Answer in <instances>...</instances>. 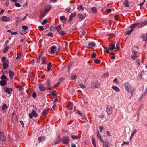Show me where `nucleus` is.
Instances as JSON below:
<instances>
[{"label":"nucleus","instance_id":"56","mask_svg":"<svg viewBox=\"0 0 147 147\" xmlns=\"http://www.w3.org/2000/svg\"><path fill=\"white\" fill-rule=\"evenodd\" d=\"M32 97L34 98H36V93L35 92H33L32 94Z\"/></svg>","mask_w":147,"mask_h":147},{"label":"nucleus","instance_id":"15","mask_svg":"<svg viewBox=\"0 0 147 147\" xmlns=\"http://www.w3.org/2000/svg\"><path fill=\"white\" fill-rule=\"evenodd\" d=\"M8 80H2L0 81V84L2 86H5L7 84V81Z\"/></svg>","mask_w":147,"mask_h":147},{"label":"nucleus","instance_id":"20","mask_svg":"<svg viewBox=\"0 0 147 147\" xmlns=\"http://www.w3.org/2000/svg\"><path fill=\"white\" fill-rule=\"evenodd\" d=\"M112 88L116 92H119L120 91L119 89L116 86H112Z\"/></svg>","mask_w":147,"mask_h":147},{"label":"nucleus","instance_id":"37","mask_svg":"<svg viewBox=\"0 0 147 147\" xmlns=\"http://www.w3.org/2000/svg\"><path fill=\"white\" fill-rule=\"evenodd\" d=\"M78 17L82 20L84 18V16L83 15L79 14H78Z\"/></svg>","mask_w":147,"mask_h":147},{"label":"nucleus","instance_id":"17","mask_svg":"<svg viewBox=\"0 0 147 147\" xmlns=\"http://www.w3.org/2000/svg\"><path fill=\"white\" fill-rule=\"evenodd\" d=\"M109 49L111 51H113L115 49V45L114 44L111 43L109 45Z\"/></svg>","mask_w":147,"mask_h":147},{"label":"nucleus","instance_id":"36","mask_svg":"<svg viewBox=\"0 0 147 147\" xmlns=\"http://www.w3.org/2000/svg\"><path fill=\"white\" fill-rule=\"evenodd\" d=\"M8 107V106L6 104H4L2 106V109L4 110L6 109Z\"/></svg>","mask_w":147,"mask_h":147},{"label":"nucleus","instance_id":"41","mask_svg":"<svg viewBox=\"0 0 147 147\" xmlns=\"http://www.w3.org/2000/svg\"><path fill=\"white\" fill-rule=\"evenodd\" d=\"M18 88L19 91L20 92H22L24 90L23 88L20 86H18Z\"/></svg>","mask_w":147,"mask_h":147},{"label":"nucleus","instance_id":"33","mask_svg":"<svg viewBox=\"0 0 147 147\" xmlns=\"http://www.w3.org/2000/svg\"><path fill=\"white\" fill-rule=\"evenodd\" d=\"M133 30L134 29H132L128 31L125 33V35L126 34L129 35L132 32Z\"/></svg>","mask_w":147,"mask_h":147},{"label":"nucleus","instance_id":"40","mask_svg":"<svg viewBox=\"0 0 147 147\" xmlns=\"http://www.w3.org/2000/svg\"><path fill=\"white\" fill-rule=\"evenodd\" d=\"M9 47L8 46H6L5 48L3 51V53H5L7 52L8 51V50L9 49Z\"/></svg>","mask_w":147,"mask_h":147},{"label":"nucleus","instance_id":"45","mask_svg":"<svg viewBox=\"0 0 147 147\" xmlns=\"http://www.w3.org/2000/svg\"><path fill=\"white\" fill-rule=\"evenodd\" d=\"M71 137L72 139L73 140H75L76 139H77L78 138V137L76 136L75 135H71Z\"/></svg>","mask_w":147,"mask_h":147},{"label":"nucleus","instance_id":"47","mask_svg":"<svg viewBox=\"0 0 147 147\" xmlns=\"http://www.w3.org/2000/svg\"><path fill=\"white\" fill-rule=\"evenodd\" d=\"M137 57V54H135V55L133 54L131 56V57L134 60L136 58V57Z\"/></svg>","mask_w":147,"mask_h":147},{"label":"nucleus","instance_id":"29","mask_svg":"<svg viewBox=\"0 0 147 147\" xmlns=\"http://www.w3.org/2000/svg\"><path fill=\"white\" fill-rule=\"evenodd\" d=\"M61 25H58L55 27V30H56L58 32H59L61 30Z\"/></svg>","mask_w":147,"mask_h":147},{"label":"nucleus","instance_id":"54","mask_svg":"<svg viewBox=\"0 0 147 147\" xmlns=\"http://www.w3.org/2000/svg\"><path fill=\"white\" fill-rule=\"evenodd\" d=\"M55 30V27H54L53 26H51L50 27V30L51 31H53Z\"/></svg>","mask_w":147,"mask_h":147},{"label":"nucleus","instance_id":"24","mask_svg":"<svg viewBox=\"0 0 147 147\" xmlns=\"http://www.w3.org/2000/svg\"><path fill=\"white\" fill-rule=\"evenodd\" d=\"M38 140L41 142H42L45 140V138L44 137H39L38 138Z\"/></svg>","mask_w":147,"mask_h":147},{"label":"nucleus","instance_id":"5","mask_svg":"<svg viewBox=\"0 0 147 147\" xmlns=\"http://www.w3.org/2000/svg\"><path fill=\"white\" fill-rule=\"evenodd\" d=\"M8 60H7L3 62V67L4 69H7L8 67Z\"/></svg>","mask_w":147,"mask_h":147},{"label":"nucleus","instance_id":"53","mask_svg":"<svg viewBox=\"0 0 147 147\" xmlns=\"http://www.w3.org/2000/svg\"><path fill=\"white\" fill-rule=\"evenodd\" d=\"M109 76V74L108 72L105 73L103 75V76L104 77H107Z\"/></svg>","mask_w":147,"mask_h":147},{"label":"nucleus","instance_id":"60","mask_svg":"<svg viewBox=\"0 0 147 147\" xmlns=\"http://www.w3.org/2000/svg\"><path fill=\"white\" fill-rule=\"evenodd\" d=\"M15 6L16 7H20L21 6L20 4L19 3H16L15 4Z\"/></svg>","mask_w":147,"mask_h":147},{"label":"nucleus","instance_id":"10","mask_svg":"<svg viewBox=\"0 0 147 147\" xmlns=\"http://www.w3.org/2000/svg\"><path fill=\"white\" fill-rule=\"evenodd\" d=\"M2 140L4 142H6V139L4 138L1 132H0V141Z\"/></svg>","mask_w":147,"mask_h":147},{"label":"nucleus","instance_id":"12","mask_svg":"<svg viewBox=\"0 0 147 147\" xmlns=\"http://www.w3.org/2000/svg\"><path fill=\"white\" fill-rule=\"evenodd\" d=\"M50 80L48 79L46 82V86L49 90H51V85L50 84Z\"/></svg>","mask_w":147,"mask_h":147},{"label":"nucleus","instance_id":"1","mask_svg":"<svg viewBox=\"0 0 147 147\" xmlns=\"http://www.w3.org/2000/svg\"><path fill=\"white\" fill-rule=\"evenodd\" d=\"M123 85L125 88V90L131 94V96H132L133 93L135 91V89L128 82H126L124 83Z\"/></svg>","mask_w":147,"mask_h":147},{"label":"nucleus","instance_id":"44","mask_svg":"<svg viewBox=\"0 0 147 147\" xmlns=\"http://www.w3.org/2000/svg\"><path fill=\"white\" fill-rule=\"evenodd\" d=\"M51 93L52 96H56V92L55 90H53L51 92Z\"/></svg>","mask_w":147,"mask_h":147},{"label":"nucleus","instance_id":"9","mask_svg":"<svg viewBox=\"0 0 147 147\" xmlns=\"http://www.w3.org/2000/svg\"><path fill=\"white\" fill-rule=\"evenodd\" d=\"M1 20L3 21L7 22L10 20V19L9 17L6 16H3L1 18Z\"/></svg>","mask_w":147,"mask_h":147},{"label":"nucleus","instance_id":"30","mask_svg":"<svg viewBox=\"0 0 147 147\" xmlns=\"http://www.w3.org/2000/svg\"><path fill=\"white\" fill-rule=\"evenodd\" d=\"M42 57H41V54H40L39 55L38 57L37 60L36 61V62L37 63H39L40 61V59H41V58Z\"/></svg>","mask_w":147,"mask_h":147},{"label":"nucleus","instance_id":"7","mask_svg":"<svg viewBox=\"0 0 147 147\" xmlns=\"http://www.w3.org/2000/svg\"><path fill=\"white\" fill-rule=\"evenodd\" d=\"M57 51L56 49V47L55 46H53L51 48V51L50 53L51 54H52L54 53L55 52L57 53Z\"/></svg>","mask_w":147,"mask_h":147},{"label":"nucleus","instance_id":"48","mask_svg":"<svg viewBox=\"0 0 147 147\" xmlns=\"http://www.w3.org/2000/svg\"><path fill=\"white\" fill-rule=\"evenodd\" d=\"M45 13L44 12H42L40 15V18L41 19V20L42 19V18L45 16Z\"/></svg>","mask_w":147,"mask_h":147},{"label":"nucleus","instance_id":"25","mask_svg":"<svg viewBox=\"0 0 147 147\" xmlns=\"http://www.w3.org/2000/svg\"><path fill=\"white\" fill-rule=\"evenodd\" d=\"M93 85L94 86V88H97L99 86V84L97 81H96L93 83Z\"/></svg>","mask_w":147,"mask_h":147},{"label":"nucleus","instance_id":"19","mask_svg":"<svg viewBox=\"0 0 147 147\" xmlns=\"http://www.w3.org/2000/svg\"><path fill=\"white\" fill-rule=\"evenodd\" d=\"M73 107V104L71 102H70L67 105V108L69 110L72 109Z\"/></svg>","mask_w":147,"mask_h":147},{"label":"nucleus","instance_id":"57","mask_svg":"<svg viewBox=\"0 0 147 147\" xmlns=\"http://www.w3.org/2000/svg\"><path fill=\"white\" fill-rule=\"evenodd\" d=\"M47 20L46 19L44 20L42 22V25H44L47 22Z\"/></svg>","mask_w":147,"mask_h":147},{"label":"nucleus","instance_id":"51","mask_svg":"<svg viewBox=\"0 0 147 147\" xmlns=\"http://www.w3.org/2000/svg\"><path fill=\"white\" fill-rule=\"evenodd\" d=\"M76 75H72L71 76V79L73 80H74L76 79Z\"/></svg>","mask_w":147,"mask_h":147},{"label":"nucleus","instance_id":"64","mask_svg":"<svg viewBox=\"0 0 147 147\" xmlns=\"http://www.w3.org/2000/svg\"><path fill=\"white\" fill-rule=\"evenodd\" d=\"M107 134L109 137H110L111 136V134L110 131H107Z\"/></svg>","mask_w":147,"mask_h":147},{"label":"nucleus","instance_id":"2","mask_svg":"<svg viewBox=\"0 0 147 147\" xmlns=\"http://www.w3.org/2000/svg\"><path fill=\"white\" fill-rule=\"evenodd\" d=\"M106 111L108 116H109L112 114L113 108L110 105L107 106L106 108Z\"/></svg>","mask_w":147,"mask_h":147},{"label":"nucleus","instance_id":"35","mask_svg":"<svg viewBox=\"0 0 147 147\" xmlns=\"http://www.w3.org/2000/svg\"><path fill=\"white\" fill-rule=\"evenodd\" d=\"M48 111V109H45V110H44L42 113V115L43 116H44L47 114Z\"/></svg>","mask_w":147,"mask_h":147},{"label":"nucleus","instance_id":"28","mask_svg":"<svg viewBox=\"0 0 147 147\" xmlns=\"http://www.w3.org/2000/svg\"><path fill=\"white\" fill-rule=\"evenodd\" d=\"M124 5L126 7H128L129 6V2L127 0H125L124 3Z\"/></svg>","mask_w":147,"mask_h":147},{"label":"nucleus","instance_id":"39","mask_svg":"<svg viewBox=\"0 0 147 147\" xmlns=\"http://www.w3.org/2000/svg\"><path fill=\"white\" fill-rule=\"evenodd\" d=\"M60 20L61 21L63 20H66V19L65 18V17L64 16H61L60 17Z\"/></svg>","mask_w":147,"mask_h":147},{"label":"nucleus","instance_id":"6","mask_svg":"<svg viewBox=\"0 0 147 147\" xmlns=\"http://www.w3.org/2000/svg\"><path fill=\"white\" fill-rule=\"evenodd\" d=\"M4 91L5 92L9 94L11 93V92L13 91V89L11 88H9L7 87H5L4 88Z\"/></svg>","mask_w":147,"mask_h":147},{"label":"nucleus","instance_id":"26","mask_svg":"<svg viewBox=\"0 0 147 147\" xmlns=\"http://www.w3.org/2000/svg\"><path fill=\"white\" fill-rule=\"evenodd\" d=\"M58 32L59 34L61 36L64 35L66 34V32L63 30H61L60 31H59Z\"/></svg>","mask_w":147,"mask_h":147},{"label":"nucleus","instance_id":"38","mask_svg":"<svg viewBox=\"0 0 147 147\" xmlns=\"http://www.w3.org/2000/svg\"><path fill=\"white\" fill-rule=\"evenodd\" d=\"M92 12L94 13H96L97 11L96 8L95 7H92Z\"/></svg>","mask_w":147,"mask_h":147},{"label":"nucleus","instance_id":"63","mask_svg":"<svg viewBox=\"0 0 147 147\" xmlns=\"http://www.w3.org/2000/svg\"><path fill=\"white\" fill-rule=\"evenodd\" d=\"M79 86H80V88L82 89H83L85 88L83 84H80L79 85Z\"/></svg>","mask_w":147,"mask_h":147},{"label":"nucleus","instance_id":"14","mask_svg":"<svg viewBox=\"0 0 147 147\" xmlns=\"http://www.w3.org/2000/svg\"><path fill=\"white\" fill-rule=\"evenodd\" d=\"M97 136L98 139L102 142H104V141L102 140L101 135L99 134L98 131H97Z\"/></svg>","mask_w":147,"mask_h":147},{"label":"nucleus","instance_id":"4","mask_svg":"<svg viewBox=\"0 0 147 147\" xmlns=\"http://www.w3.org/2000/svg\"><path fill=\"white\" fill-rule=\"evenodd\" d=\"M147 24V20H144L142 21L140 23H139V28H141L146 25Z\"/></svg>","mask_w":147,"mask_h":147},{"label":"nucleus","instance_id":"43","mask_svg":"<svg viewBox=\"0 0 147 147\" xmlns=\"http://www.w3.org/2000/svg\"><path fill=\"white\" fill-rule=\"evenodd\" d=\"M107 36H110V37H115V35L114 34L109 33L107 34Z\"/></svg>","mask_w":147,"mask_h":147},{"label":"nucleus","instance_id":"61","mask_svg":"<svg viewBox=\"0 0 147 147\" xmlns=\"http://www.w3.org/2000/svg\"><path fill=\"white\" fill-rule=\"evenodd\" d=\"M72 18H73L71 17V16H70L69 17V22L70 23H71V22H72Z\"/></svg>","mask_w":147,"mask_h":147},{"label":"nucleus","instance_id":"27","mask_svg":"<svg viewBox=\"0 0 147 147\" xmlns=\"http://www.w3.org/2000/svg\"><path fill=\"white\" fill-rule=\"evenodd\" d=\"M31 113L33 115V116L35 117H37L38 116V114L34 110H32V111Z\"/></svg>","mask_w":147,"mask_h":147},{"label":"nucleus","instance_id":"46","mask_svg":"<svg viewBox=\"0 0 147 147\" xmlns=\"http://www.w3.org/2000/svg\"><path fill=\"white\" fill-rule=\"evenodd\" d=\"M21 18L20 17H17L16 18V24H17V23L18 22H20Z\"/></svg>","mask_w":147,"mask_h":147},{"label":"nucleus","instance_id":"23","mask_svg":"<svg viewBox=\"0 0 147 147\" xmlns=\"http://www.w3.org/2000/svg\"><path fill=\"white\" fill-rule=\"evenodd\" d=\"M0 78L1 80H8V79L7 78L6 76L4 75H3L1 76Z\"/></svg>","mask_w":147,"mask_h":147},{"label":"nucleus","instance_id":"3","mask_svg":"<svg viewBox=\"0 0 147 147\" xmlns=\"http://www.w3.org/2000/svg\"><path fill=\"white\" fill-rule=\"evenodd\" d=\"M69 142V139L67 136H64L62 138V142L65 144H68Z\"/></svg>","mask_w":147,"mask_h":147},{"label":"nucleus","instance_id":"58","mask_svg":"<svg viewBox=\"0 0 147 147\" xmlns=\"http://www.w3.org/2000/svg\"><path fill=\"white\" fill-rule=\"evenodd\" d=\"M78 8L79 9H81L82 10H83L84 8L81 5H79L78 7Z\"/></svg>","mask_w":147,"mask_h":147},{"label":"nucleus","instance_id":"34","mask_svg":"<svg viewBox=\"0 0 147 147\" xmlns=\"http://www.w3.org/2000/svg\"><path fill=\"white\" fill-rule=\"evenodd\" d=\"M23 55V54L22 53L19 54L18 55V56L16 57V59L17 60H19V59H20L22 57Z\"/></svg>","mask_w":147,"mask_h":147},{"label":"nucleus","instance_id":"59","mask_svg":"<svg viewBox=\"0 0 147 147\" xmlns=\"http://www.w3.org/2000/svg\"><path fill=\"white\" fill-rule=\"evenodd\" d=\"M92 144L94 145V147H96L95 141L93 139H92Z\"/></svg>","mask_w":147,"mask_h":147},{"label":"nucleus","instance_id":"52","mask_svg":"<svg viewBox=\"0 0 147 147\" xmlns=\"http://www.w3.org/2000/svg\"><path fill=\"white\" fill-rule=\"evenodd\" d=\"M46 36H49L50 37H53V34L51 32L48 33L47 34H46L45 35Z\"/></svg>","mask_w":147,"mask_h":147},{"label":"nucleus","instance_id":"31","mask_svg":"<svg viewBox=\"0 0 147 147\" xmlns=\"http://www.w3.org/2000/svg\"><path fill=\"white\" fill-rule=\"evenodd\" d=\"M94 62L96 64H99L100 63L101 61L100 60L96 59L94 60Z\"/></svg>","mask_w":147,"mask_h":147},{"label":"nucleus","instance_id":"13","mask_svg":"<svg viewBox=\"0 0 147 147\" xmlns=\"http://www.w3.org/2000/svg\"><path fill=\"white\" fill-rule=\"evenodd\" d=\"M139 23H136L132 25L130 27V28L131 29H133L136 27H137L138 28H139Z\"/></svg>","mask_w":147,"mask_h":147},{"label":"nucleus","instance_id":"18","mask_svg":"<svg viewBox=\"0 0 147 147\" xmlns=\"http://www.w3.org/2000/svg\"><path fill=\"white\" fill-rule=\"evenodd\" d=\"M61 138L59 136L57 137L55 140L54 144L55 145L59 144L61 141Z\"/></svg>","mask_w":147,"mask_h":147},{"label":"nucleus","instance_id":"21","mask_svg":"<svg viewBox=\"0 0 147 147\" xmlns=\"http://www.w3.org/2000/svg\"><path fill=\"white\" fill-rule=\"evenodd\" d=\"M45 57H42L41 58V60L42 61L41 64H46L47 62L45 59Z\"/></svg>","mask_w":147,"mask_h":147},{"label":"nucleus","instance_id":"50","mask_svg":"<svg viewBox=\"0 0 147 147\" xmlns=\"http://www.w3.org/2000/svg\"><path fill=\"white\" fill-rule=\"evenodd\" d=\"M22 28L23 29L26 30L28 29V27L27 26H22Z\"/></svg>","mask_w":147,"mask_h":147},{"label":"nucleus","instance_id":"11","mask_svg":"<svg viewBox=\"0 0 147 147\" xmlns=\"http://www.w3.org/2000/svg\"><path fill=\"white\" fill-rule=\"evenodd\" d=\"M9 74L10 77V78L11 79H12L14 76V72L10 70L9 72Z\"/></svg>","mask_w":147,"mask_h":147},{"label":"nucleus","instance_id":"49","mask_svg":"<svg viewBox=\"0 0 147 147\" xmlns=\"http://www.w3.org/2000/svg\"><path fill=\"white\" fill-rule=\"evenodd\" d=\"M51 6H50L49 7V8L48 9H45V13H47L49 10L51 9Z\"/></svg>","mask_w":147,"mask_h":147},{"label":"nucleus","instance_id":"16","mask_svg":"<svg viewBox=\"0 0 147 147\" xmlns=\"http://www.w3.org/2000/svg\"><path fill=\"white\" fill-rule=\"evenodd\" d=\"M52 67V63L51 62H49L47 64V71L49 72L50 71Z\"/></svg>","mask_w":147,"mask_h":147},{"label":"nucleus","instance_id":"32","mask_svg":"<svg viewBox=\"0 0 147 147\" xmlns=\"http://www.w3.org/2000/svg\"><path fill=\"white\" fill-rule=\"evenodd\" d=\"M119 42H117V43H116V47L115 48V50H117V51L119 49Z\"/></svg>","mask_w":147,"mask_h":147},{"label":"nucleus","instance_id":"8","mask_svg":"<svg viewBox=\"0 0 147 147\" xmlns=\"http://www.w3.org/2000/svg\"><path fill=\"white\" fill-rule=\"evenodd\" d=\"M40 90L42 91H45L46 90V88L45 86L42 84L40 83L38 84Z\"/></svg>","mask_w":147,"mask_h":147},{"label":"nucleus","instance_id":"62","mask_svg":"<svg viewBox=\"0 0 147 147\" xmlns=\"http://www.w3.org/2000/svg\"><path fill=\"white\" fill-rule=\"evenodd\" d=\"M96 56V55L95 53L92 52V58H95Z\"/></svg>","mask_w":147,"mask_h":147},{"label":"nucleus","instance_id":"22","mask_svg":"<svg viewBox=\"0 0 147 147\" xmlns=\"http://www.w3.org/2000/svg\"><path fill=\"white\" fill-rule=\"evenodd\" d=\"M103 147H110V145L108 141L104 142Z\"/></svg>","mask_w":147,"mask_h":147},{"label":"nucleus","instance_id":"42","mask_svg":"<svg viewBox=\"0 0 147 147\" xmlns=\"http://www.w3.org/2000/svg\"><path fill=\"white\" fill-rule=\"evenodd\" d=\"M81 33L82 35L83 36L86 33V32L85 30V29H82L81 30Z\"/></svg>","mask_w":147,"mask_h":147},{"label":"nucleus","instance_id":"55","mask_svg":"<svg viewBox=\"0 0 147 147\" xmlns=\"http://www.w3.org/2000/svg\"><path fill=\"white\" fill-rule=\"evenodd\" d=\"M76 13L75 12H74L73 13H72L70 16L73 18V17H75L76 16Z\"/></svg>","mask_w":147,"mask_h":147}]
</instances>
